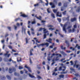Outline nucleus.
Returning <instances> with one entry per match:
<instances>
[{
    "label": "nucleus",
    "instance_id": "1",
    "mask_svg": "<svg viewBox=\"0 0 80 80\" xmlns=\"http://www.w3.org/2000/svg\"><path fill=\"white\" fill-rule=\"evenodd\" d=\"M42 30H43L44 33V39H45V38H46V36L47 35H49V33H48V31H46L47 29H45V28H39L38 31L41 32L42 31Z\"/></svg>",
    "mask_w": 80,
    "mask_h": 80
},
{
    "label": "nucleus",
    "instance_id": "2",
    "mask_svg": "<svg viewBox=\"0 0 80 80\" xmlns=\"http://www.w3.org/2000/svg\"><path fill=\"white\" fill-rule=\"evenodd\" d=\"M70 28H71V27L70 26H69L68 28V30L69 32H74V31H75V28L72 29V30L70 29Z\"/></svg>",
    "mask_w": 80,
    "mask_h": 80
},
{
    "label": "nucleus",
    "instance_id": "3",
    "mask_svg": "<svg viewBox=\"0 0 80 80\" xmlns=\"http://www.w3.org/2000/svg\"><path fill=\"white\" fill-rule=\"evenodd\" d=\"M55 55H56V56H59L60 57H62V55H61V54H55V53H53L52 54V56H51V58H52V57H53V56H55Z\"/></svg>",
    "mask_w": 80,
    "mask_h": 80
},
{
    "label": "nucleus",
    "instance_id": "4",
    "mask_svg": "<svg viewBox=\"0 0 80 80\" xmlns=\"http://www.w3.org/2000/svg\"><path fill=\"white\" fill-rule=\"evenodd\" d=\"M37 47H41V46H42V47H43V46H44V45H45V43H44L42 44H37Z\"/></svg>",
    "mask_w": 80,
    "mask_h": 80
},
{
    "label": "nucleus",
    "instance_id": "5",
    "mask_svg": "<svg viewBox=\"0 0 80 80\" xmlns=\"http://www.w3.org/2000/svg\"><path fill=\"white\" fill-rule=\"evenodd\" d=\"M50 5L51 6V8H54L55 7V6L54 5V3H53L52 2H50Z\"/></svg>",
    "mask_w": 80,
    "mask_h": 80
},
{
    "label": "nucleus",
    "instance_id": "6",
    "mask_svg": "<svg viewBox=\"0 0 80 80\" xmlns=\"http://www.w3.org/2000/svg\"><path fill=\"white\" fill-rule=\"evenodd\" d=\"M67 24L66 23L64 25L63 28V30L64 31V32H65V33H66V29H65V28L67 27Z\"/></svg>",
    "mask_w": 80,
    "mask_h": 80
},
{
    "label": "nucleus",
    "instance_id": "7",
    "mask_svg": "<svg viewBox=\"0 0 80 80\" xmlns=\"http://www.w3.org/2000/svg\"><path fill=\"white\" fill-rule=\"evenodd\" d=\"M25 68H27V69H28L29 72H32V71L31 70V69H30V68L28 67V66H27V65H26L25 66Z\"/></svg>",
    "mask_w": 80,
    "mask_h": 80
},
{
    "label": "nucleus",
    "instance_id": "8",
    "mask_svg": "<svg viewBox=\"0 0 80 80\" xmlns=\"http://www.w3.org/2000/svg\"><path fill=\"white\" fill-rule=\"evenodd\" d=\"M8 51H7L6 52V53L5 54H4V56H5V57H9V56L10 55V54H8V53H9Z\"/></svg>",
    "mask_w": 80,
    "mask_h": 80
},
{
    "label": "nucleus",
    "instance_id": "9",
    "mask_svg": "<svg viewBox=\"0 0 80 80\" xmlns=\"http://www.w3.org/2000/svg\"><path fill=\"white\" fill-rule=\"evenodd\" d=\"M56 15L57 17H62L61 13H59L58 12H57Z\"/></svg>",
    "mask_w": 80,
    "mask_h": 80
},
{
    "label": "nucleus",
    "instance_id": "10",
    "mask_svg": "<svg viewBox=\"0 0 80 80\" xmlns=\"http://www.w3.org/2000/svg\"><path fill=\"white\" fill-rule=\"evenodd\" d=\"M58 57H56V58H54L52 60V62H55V61H58V60L59 59H58Z\"/></svg>",
    "mask_w": 80,
    "mask_h": 80
},
{
    "label": "nucleus",
    "instance_id": "11",
    "mask_svg": "<svg viewBox=\"0 0 80 80\" xmlns=\"http://www.w3.org/2000/svg\"><path fill=\"white\" fill-rule=\"evenodd\" d=\"M28 75L30 77H31V78H36L35 77V76H33L32 75H31L30 73L28 74Z\"/></svg>",
    "mask_w": 80,
    "mask_h": 80
},
{
    "label": "nucleus",
    "instance_id": "12",
    "mask_svg": "<svg viewBox=\"0 0 80 80\" xmlns=\"http://www.w3.org/2000/svg\"><path fill=\"white\" fill-rule=\"evenodd\" d=\"M76 63H77V61H75V65H74V67H75V66L77 68H78V67H80V65H76Z\"/></svg>",
    "mask_w": 80,
    "mask_h": 80
},
{
    "label": "nucleus",
    "instance_id": "13",
    "mask_svg": "<svg viewBox=\"0 0 80 80\" xmlns=\"http://www.w3.org/2000/svg\"><path fill=\"white\" fill-rule=\"evenodd\" d=\"M52 39L49 38L48 39L46 40V41L50 43H52V42H51V41H52Z\"/></svg>",
    "mask_w": 80,
    "mask_h": 80
},
{
    "label": "nucleus",
    "instance_id": "14",
    "mask_svg": "<svg viewBox=\"0 0 80 80\" xmlns=\"http://www.w3.org/2000/svg\"><path fill=\"white\" fill-rule=\"evenodd\" d=\"M22 33H25V28H22Z\"/></svg>",
    "mask_w": 80,
    "mask_h": 80
},
{
    "label": "nucleus",
    "instance_id": "15",
    "mask_svg": "<svg viewBox=\"0 0 80 80\" xmlns=\"http://www.w3.org/2000/svg\"><path fill=\"white\" fill-rule=\"evenodd\" d=\"M21 16H22V17H27V15H26L24 14H21Z\"/></svg>",
    "mask_w": 80,
    "mask_h": 80
},
{
    "label": "nucleus",
    "instance_id": "16",
    "mask_svg": "<svg viewBox=\"0 0 80 80\" xmlns=\"http://www.w3.org/2000/svg\"><path fill=\"white\" fill-rule=\"evenodd\" d=\"M76 20H77V18H74L73 19L72 18V19H71V22H73V21H76Z\"/></svg>",
    "mask_w": 80,
    "mask_h": 80
},
{
    "label": "nucleus",
    "instance_id": "17",
    "mask_svg": "<svg viewBox=\"0 0 80 80\" xmlns=\"http://www.w3.org/2000/svg\"><path fill=\"white\" fill-rule=\"evenodd\" d=\"M61 53H62V55H67L65 53L63 52V51H60Z\"/></svg>",
    "mask_w": 80,
    "mask_h": 80
},
{
    "label": "nucleus",
    "instance_id": "18",
    "mask_svg": "<svg viewBox=\"0 0 80 80\" xmlns=\"http://www.w3.org/2000/svg\"><path fill=\"white\" fill-rule=\"evenodd\" d=\"M9 72L10 73H11L12 72V69L11 68H10L9 70Z\"/></svg>",
    "mask_w": 80,
    "mask_h": 80
},
{
    "label": "nucleus",
    "instance_id": "19",
    "mask_svg": "<svg viewBox=\"0 0 80 80\" xmlns=\"http://www.w3.org/2000/svg\"><path fill=\"white\" fill-rule=\"evenodd\" d=\"M31 22L30 21H28V24L29 25L28 26V28H30V26L29 25H30V23Z\"/></svg>",
    "mask_w": 80,
    "mask_h": 80
},
{
    "label": "nucleus",
    "instance_id": "20",
    "mask_svg": "<svg viewBox=\"0 0 80 80\" xmlns=\"http://www.w3.org/2000/svg\"><path fill=\"white\" fill-rule=\"evenodd\" d=\"M18 62H21V58H17Z\"/></svg>",
    "mask_w": 80,
    "mask_h": 80
},
{
    "label": "nucleus",
    "instance_id": "21",
    "mask_svg": "<svg viewBox=\"0 0 80 80\" xmlns=\"http://www.w3.org/2000/svg\"><path fill=\"white\" fill-rule=\"evenodd\" d=\"M48 27H49L50 28H51L52 27H53V26L52 25H48L47 26Z\"/></svg>",
    "mask_w": 80,
    "mask_h": 80
},
{
    "label": "nucleus",
    "instance_id": "22",
    "mask_svg": "<svg viewBox=\"0 0 80 80\" xmlns=\"http://www.w3.org/2000/svg\"><path fill=\"white\" fill-rule=\"evenodd\" d=\"M34 39L36 40V41L37 43H40V42H39L38 41V39H37V38H34Z\"/></svg>",
    "mask_w": 80,
    "mask_h": 80
},
{
    "label": "nucleus",
    "instance_id": "23",
    "mask_svg": "<svg viewBox=\"0 0 80 80\" xmlns=\"http://www.w3.org/2000/svg\"><path fill=\"white\" fill-rule=\"evenodd\" d=\"M7 77L8 79H9V80H10L11 79V78L8 75L7 76Z\"/></svg>",
    "mask_w": 80,
    "mask_h": 80
},
{
    "label": "nucleus",
    "instance_id": "24",
    "mask_svg": "<svg viewBox=\"0 0 80 80\" xmlns=\"http://www.w3.org/2000/svg\"><path fill=\"white\" fill-rule=\"evenodd\" d=\"M37 78L38 79H41L42 78V77L38 75H37Z\"/></svg>",
    "mask_w": 80,
    "mask_h": 80
},
{
    "label": "nucleus",
    "instance_id": "25",
    "mask_svg": "<svg viewBox=\"0 0 80 80\" xmlns=\"http://www.w3.org/2000/svg\"><path fill=\"white\" fill-rule=\"evenodd\" d=\"M35 23H36V22L35 21V19H34V21L32 22V24H35Z\"/></svg>",
    "mask_w": 80,
    "mask_h": 80
},
{
    "label": "nucleus",
    "instance_id": "26",
    "mask_svg": "<svg viewBox=\"0 0 80 80\" xmlns=\"http://www.w3.org/2000/svg\"><path fill=\"white\" fill-rule=\"evenodd\" d=\"M59 77L60 78H63L64 77V75H60L59 76Z\"/></svg>",
    "mask_w": 80,
    "mask_h": 80
},
{
    "label": "nucleus",
    "instance_id": "27",
    "mask_svg": "<svg viewBox=\"0 0 80 80\" xmlns=\"http://www.w3.org/2000/svg\"><path fill=\"white\" fill-rule=\"evenodd\" d=\"M61 48L62 49H63V50H65V47H64V48H63V46H62L61 47Z\"/></svg>",
    "mask_w": 80,
    "mask_h": 80
},
{
    "label": "nucleus",
    "instance_id": "28",
    "mask_svg": "<svg viewBox=\"0 0 80 80\" xmlns=\"http://www.w3.org/2000/svg\"><path fill=\"white\" fill-rule=\"evenodd\" d=\"M77 47H78V49H80V47L78 46V44L76 45V48H77Z\"/></svg>",
    "mask_w": 80,
    "mask_h": 80
},
{
    "label": "nucleus",
    "instance_id": "29",
    "mask_svg": "<svg viewBox=\"0 0 80 80\" xmlns=\"http://www.w3.org/2000/svg\"><path fill=\"white\" fill-rule=\"evenodd\" d=\"M49 30H51V31H52V30H54V28H49Z\"/></svg>",
    "mask_w": 80,
    "mask_h": 80
},
{
    "label": "nucleus",
    "instance_id": "30",
    "mask_svg": "<svg viewBox=\"0 0 80 80\" xmlns=\"http://www.w3.org/2000/svg\"><path fill=\"white\" fill-rule=\"evenodd\" d=\"M45 1H46V2H47V3H46V6H48V1L47 0H45Z\"/></svg>",
    "mask_w": 80,
    "mask_h": 80
},
{
    "label": "nucleus",
    "instance_id": "31",
    "mask_svg": "<svg viewBox=\"0 0 80 80\" xmlns=\"http://www.w3.org/2000/svg\"><path fill=\"white\" fill-rule=\"evenodd\" d=\"M54 45H55V44H54V43H53L52 46H50V48H53V46Z\"/></svg>",
    "mask_w": 80,
    "mask_h": 80
},
{
    "label": "nucleus",
    "instance_id": "32",
    "mask_svg": "<svg viewBox=\"0 0 80 80\" xmlns=\"http://www.w3.org/2000/svg\"><path fill=\"white\" fill-rule=\"evenodd\" d=\"M37 18V19H38L39 20H41V18H42L41 17L39 16V17H36Z\"/></svg>",
    "mask_w": 80,
    "mask_h": 80
},
{
    "label": "nucleus",
    "instance_id": "33",
    "mask_svg": "<svg viewBox=\"0 0 80 80\" xmlns=\"http://www.w3.org/2000/svg\"><path fill=\"white\" fill-rule=\"evenodd\" d=\"M51 16L53 17V18H55V16L54 15V14L53 13H52L51 14Z\"/></svg>",
    "mask_w": 80,
    "mask_h": 80
},
{
    "label": "nucleus",
    "instance_id": "34",
    "mask_svg": "<svg viewBox=\"0 0 80 80\" xmlns=\"http://www.w3.org/2000/svg\"><path fill=\"white\" fill-rule=\"evenodd\" d=\"M45 45L46 46V47H48V45H49V44L48 43H45Z\"/></svg>",
    "mask_w": 80,
    "mask_h": 80
},
{
    "label": "nucleus",
    "instance_id": "35",
    "mask_svg": "<svg viewBox=\"0 0 80 80\" xmlns=\"http://www.w3.org/2000/svg\"><path fill=\"white\" fill-rule=\"evenodd\" d=\"M52 75H57V73H55V72H53V73L52 74Z\"/></svg>",
    "mask_w": 80,
    "mask_h": 80
},
{
    "label": "nucleus",
    "instance_id": "36",
    "mask_svg": "<svg viewBox=\"0 0 80 80\" xmlns=\"http://www.w3.org/2000/svg\"><path fill=\"white\" fill-rule=\"evenodd\" d=\"M53 11L54 13H56V12H57V10L53 9Z\"/></svg>",
    "mask_w": 80,
    "mask_h": 80
},
{
    "label": "nucleus",
    "instance_id": "37",
    "mask_svg": "<svg viewBox=\"0 0 80 80\" xmlns=\"http://www.w3.org/2000/svg\"><path fill=\"white\" fill-rule=\"evenodd\" d=\"M26 43H28V38H26Z\"/></svg>",
    "mask_w": 80,
    "mask_h": 80
},
{
    "label": "nucleus",
    "instance_id": "38",
    "mask_svg": "<svg viewBox=\"0 0 80 80\" xmlns=\"http://www.w3.org/2000/svg\"><path fill=\"white\" fill-rule=\"evenodd\" d=\"M47 10L48 11V13H50V12L49 11L50 10V8H48V9Z\"/></svg>",
    "mask_w": 80,
    "mask_h": 80
},
{
    "label": "nucleus",
    "instance_id": "39",
    "mask_svg": "<svg viewBox=\"0 0 80 80\" xmlns=\"http://www.w3.org/2000/svg\"><path fill=\"white\" fill-rule=\"evenodd\" d=\"M51 58V57H48V61H50V58Z\"/></svg>",
    "mask_w": 80,
    "mask_h": 80
},
{
    "label": "nucleus",
    "instance_id": "40",
    "mask_svg": "<svg viewBox=\"0 0 80 80\" xmlns=\"http://www.w3.org/2000/svg\"><path fill=\"white\" fill-rule=\"evenodd\" d=\"M22 68H23V67L21 66H19V69L20 70H21V69H22Z\"/></svg>",
    "mask_w": 80,
    "mask_h": 80
},
{
    "label": "nucleus",
    "instance_id": "41",
    "mask_svg": "<svg viewBox=\"0 0 80 80\" xmlns=\"http://www.w3.org/2000/svg\"><path fill=\"white\" fill-rule=\"evenodd\" d=\"M38 5H39V4H38V3H37L36 4H35L34 5V7H37V6H38Z\"/></svg>",
    "mask_w": 80,
    "mask_h": 80
},
{
    "label": "nucleus",
    "instance_id": "42",
    "mask_svg": "<svg viewBox=\"0 0 80 80\" xmlns=\"http://www.w3.org/2000/svg\"><path fill=\"white\" fill-rule=\"evenodd\" d=\"M54 3H56V4H57V0H54Z\"/></svg>",
    "mask_w": 80,
    "mask_h": 80
},
{
    "label": "nucleus",
    "instance_id": "43",
    "mask_svg": "<svg viewBox=\"0 0 80 80\" xmlns=\"http://www.w3.org/2000/svg\"><path fill=\"white\" fill-rule=\"evenodd\" d=\"M59 32L58 30H56V32H55V34H57V32Z\"/></svg>",
    "mask_w": 80,
    "mask_h": 80
},
{
    "label": "nucleus",
    "instance_id": "44",
    "mask_svg": "<svg viewBox=\"0 0 80 80\" xmlns=\"http://www.w3.org/2000/svg\"><path fill=\"white\" fill-rule=\"evenodd\" d=\"M8 47L9 48H10L11 49H12V47L11 46H9Z\"/></svg>",
    "mask_w": 80,
    "mask_h": 80
},
{
    "label": "nucleus",
    "instance_id": "45",
    "mask_svg": "<svg viewBox=\"0 0 80 80\" xmlns=\"http://www.w3.org/2000/svg\"><path fill=\"white\" fill-rule=\"evenodd\" d=\"M64 9V7L62 8L61 9V11H63Z\"/></svg>",
    "mask_w": 80,
    "mask_h": 80
},
{
    "label": "nucleus",
    "instance_id": "46",
    "mask_svg": "<svg viewBox=\"0 0 80 80\" xmlns=\"http://www.w3.org/2000/svg\"><path fill=\"white\" fill-rule=\"evenodd\" d=\"M58 20L59 22H61V19H58Z\"/></svg>",
    "mask_w": 80,
    "mask_h": 80
},
{
    "label": "nucleus",
    "instance_id": "47",
    "mask_svg": "<svg viewBox=\"0 0 80 80\" xmlns=\"http://www.w3.org/2000/svg\"><path fill=\"white\" fill-rule=\"evenodd\" d=\"M28 34L30 36V31H28Z\"/></svg>",
    "mask_w": 80,
    "mask_h": 80
},
{
    "label": "nucleus",
    "instance_id": "48",
    "mask_svg": "<svg viewBox=\"0 0 80 80\" xmlns=\"http://www.w3.org/2000/svg\"><path fill=\"white\" fill-rule=\"evenodd\" d=\"M17 25L18 26V27H19V26H20V24H19L18 23H17Z\"/></svg>",
    "mask_w": 80,
    "mask_h": 80
},
{
    "label": "nucleus",
    "instance_id": "49",
    "mask_svg": "<svg viewBox=\"0 0 80 80\" xmlns=\"http://www.w3.org/2000/svg\"><path fill=\"white\" fill-rule=\"evenodd\" d=\"M64 7H67V3L64 4Z\"/></svg>",
    "mask_w": 80,
    "mask_h": 80
},
{
    "label": "nucleus",
    "instance_id": "50",
    "mask_svg": "<svg viewBox=\"0 0 80 80\" xmlns=\"http://www.w3.org/2000/svg\"><path fill=\"white\" fill-rule=\"evenodd\" d=\"M61 5H62V3H61V2H59L58 4V6H61Z\"/></svg>",
    "mask_w": 80,
    "mask_h": 80
},
{
    "label": "nucleus",
    "instance_id": "51",
    "mask_svg": "<svg viewBox=\"0 0 80 80\" xmlns=\"http://www.w3.org/2000/svg\"><path fill=\"white\" fill-rule=\"evenodd\" d=\"M14 29L15 30H17V27H16V26H14Z\"/></svg>",
    "mask_w": 80,
    "mask_h": 80
},
{
    "label": "nucleus",
    "instance_id": "52",
    "mask_svg": "<svg viewBox=\"0 0 80 80\" xmlns=\"http://www.w3.org/2000/svg\"><path fill=\"white\" fill-rule=\"evenodd\" d=\"M74 28H77V25H74Z\"/></svg>",
    "mask_w": 80,
    "mask_h": 80
},
{
    "label": "nucleus",
    "instance_id": "53",
    "mask_svg": "<svg viewBox=\"0 0 80 80\" xmlns=\"http://www.w3.org/2000/svg\"><path fill=\"white\" fill-rule=\"evenodd\" d=\"M70 63H71V65H73V62L72 61H71L70 62Z\"/></svg>",
    "mask_w": 80,
    "mask_h": 80
},
{
    "label": "nucleus",
    "instance_id": "54",
    "mask_svg": "<svg viewBox=\"0 0 80 80\" xmlns=\"http://www.w3.org/2000/svg\"><path fill=\"white\" fill-rule=\"evenodd\" d=\"M67 73V72H61V74H63L64 73Z\"/></svg>",
    "mask_w": 80,
    "mask_h": 80
},
{
    "label": "nucleus",
    "instance_id": "55",
    "mask_svg": "<svg viewBox=\"0 0 80 80\" xmlns=\"http://www.w3.org/2000/svg\"><path fill=\"white\" fill-rule=\"evenodd\" d=\"M12 52H16V51L14 49H12Z\"/></svg>",
    "mask_w": 80,
    "mask_h": 80
},
{
    "label": "nucleus",
    "instance_id": "56",
    "mask_svg": "<svg viewBox=\"0 0 80 80\" xmlns=\"http://www.w3.org/2000/svg\"><path fill=\"white\" fill-rule=\"evenodd\" d=\"M70 49H72V50H75V48H73L72 47H71Z\"/></svg>",
    "mask_w": 80,
    "mask_h": 80
},
{
    "label": "nucleus",
    "instance_id": "57",
    "mask_svg": "<svg viewBox=\"0 0 80 80\" xmlns=\"http://www.w3.org/2000/svg\"><path fill=\"white\" fill-rule=\"evenodd\" d=\"M18 73H17L16 72H15L14 73V75H18Z\"/></svg>",
    "mask_w": 80,
    "mask_h": 80
},
{
    "label": "nucleus",
    "instance_id": "58",
    "mask_svg": "<svg viewBox=\"0 0 80 80\" xmlns=\"http://www.w3.org/2000/svg\"><path fill=\"white\" fill-rule=\"evenodd\" d=\"M57 68H56L55 69V71L56 72V71H57Z\"/></svg>",
    "mask_w": 80,
    "mask_h": 80
},
{
    "label": "nucleus",
    "instance_id": "59",
    "mask_svg": "<svg viewBox=\"0 0 80 80\" xmlns=\"http://www.w3.org/2000/svg\"><path fill=\"white\" fill-rule=\"evenodd\" d=\"M52 36H53V34L51 33L50 35V37H52Z\"/></svg>",
    "mask_w": 80,
    "mask_h": 80
},
{
    "label": "nucleus",
    "instance_id": "60",
    "mask_svg": "<svg viewBox=\"0 0 80 80\" xmlns=\"http://www.w3.org/2000/svg\"><path fill=\"white\" fill-rule=\"evenodd\" d=\"M66 14V11H65V12L63 13V15H65Z\"/></svg>",
    "mask_w": 80,
    "mask_h": 80
},
{
    "label": "nucleus",
    "instance_id": "61",
    "mask_svg": "<svg viewBox=\"0 0 80 80\" xmlns=\"http://www.w3.org/2000/svg\"><path fill=\"white\" fill-rule=\"evenodd\" d=\"M32 55H33V54H32V52H30V55L31 56Z\"/></svg>",
    "mask_w": 80,
    "mask_h": 80
},
{
    "label": "nucleus",
    "instance_id": "62",
    "mask_svg": "<svg viewBox=\"0 0 80 80\" xmlns=\"http://www.w3.org/2000/svg\"><path fill=\"white\" fill-rule=\"evenodd\" d=\"M33 49H30V52H31L32 51H33Z\"/></svg>",
    "mask_w": 80,
    "mask_h": 80
},
{
    "label": "nucleus",
    "instance_id": "63",
    "mask_svg": "<svg viewBox=\"0 0 80 80\" xmlns=\"http://www.w3.org/2000/svg\"><path fill=\"white\" fill-rule=\"evenodd\" d=\"M62 70V67H60L59 68V70Z\"/></svg>",
    "mask_w": 80,
    "mask_h": 80
},
{
    "label": "nucleus",
    "instance_id": "64",
    "mask_svg": "<svg viewBox=\"0 0 80 80\" xmlns=\"http://www.w3.org/2000/svg\"><path fill=\"white\" fill-rule=\"evenodd\" d=\"M66 52H67V53H70V51H67Z\"/></svg>",
    "mask_w": 80,
    "mask_h": 80
}]
</instances>
